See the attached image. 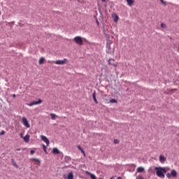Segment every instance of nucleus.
Instances as JSON below:
<instances>
[{
    "label": "nucleus",
    "mask_w": 179,
    "mask_h": 179,
    "mask_svg": "<svg viewBox=\"0 0 179 179\" xmlns=\"http://www.w3.org/2000/svg\"><path fill=\"white\" fill-rule=\"evenodd\" d=\"M155 170L156 171V175L157 176V177H159V178H164V174L167 173L166 169L162 167H155Z\"/></svg>",
    "instance_id": "1"
},
{
    "label": "nucleus",
    "mask_w": 179,
    "mask_h": 179,
    "mask_svg": "<svg viewBox=\"0 0 179 179\" xmlns=\"http://www.w3.org/2000/svg\"><path fill=\"white\" fill-rule=\"evenodd\" d=\"M74 41L76 44H78V45H83V40L80 36H76L74 38Z\"/></svg>",
    "instance_id": "2"
},
{
    "label": "nucleus",
    "mask_w": 179,
    "mask_h": 179,
    "mask_svg": "<svg viewBox=\"0 0 179 179\" xmlns=\"http://www.w3.org/2000/svg\"><path fill=\"white\" fill-rule=\"evenodd\" d=\"M108 64L111 65L114 68H117V66H118V63H115V59H109L108 60Z\"/></svg>",
    "instance_id": "3"
},
{
    "label": "nucleus",
    "mask_w": 179,
    "mask_h": 179,
    "mask_svg": "<svg viewBox=\"0 0 179 179\" xmlns=\"http://www.w3.org/2000/svg\"><path fill=\"white\" fill-rule=\"evenodd\" d=\"M68 63V59H64L63 60H57L56 62H55V64H56V65H65V64Z\"/></svg>",
    "instance_id": "4"
},
{
    "label": "nucleus",
    "mask_w": 179,
    "mask_h": 179,
    "mask_svg": "<svg viewBox=\"0 0 179 179\" xmlns=\"http://www.w3.org/2000/svg\"><path fill=\"white\" fill-rule=\"evenodd\" d=\"M22 121L23 125H24L26 128H30V124H29V121L25 117H22Z\"/></svg>",
    "instance_id": "5"
},
{
    "label": "nucleus",
    "mask_w": 179,
    "mask_h": 179,
    "mask_svg": "<svg viewBox=\"0 0 179 179\" xmlns=\"http://www.w3.org/2000/svg\"><path fill=\"white\" fill-rule=\"evenodd\" d=\"M42 102L43 101H41V99H38V101H34L33 102L28 103L27 106L31 107L32 106H37V104H41Z\"/></svg>",
    "instance_id": "6"
},
{
    "label": "nucleus",
    "mask_w": 179,
    "mask_h": 179,
    "mask_svg": "<svg viewBox=\"0 0 179 179\" xmlns=\"http://www.w3.org/2000/svg\"><path fill=\"white\" fill-rule=\"evenodd\" d=\"M41 139L46 143V146H50V140L45 136H41Z\"/></svg>",
    "instance_id": "7"
},
{
    "label": "nucleus",
    "mask_w": 179,
    "mask_h": 179,
    "mask_svg": "<svg viewBox=\"0 0 179 179\" xmlns=\"http://www.w3.org/2000/svg\"><path fill=\"white\" fill-rule=\"evenodd\" d=\"M21 138H22L26 143H29L30 141V135L27 134L24 137L21 134Z\"/></svg>",
    "instance_id": "8"
},
{
    "label": "nucleus",
    "mask_w": 179,
    "mask_h": 179,
    "mask_svg": "<svg viewBox=\"0 0 179 179\" xmlns=\"http://www.w3.org/2000/svg\"><path fill=\"white\" fill-rule=\"evenodd\" d=\"M112 17L115 23H117V22H118L119 17H118V15H117L115 13L112 14Z\"/></svg>",
    "instance_id": "9"
},
{
    "label": "nucleus",
    "mask_w": 179,
    "mask_h": 179,
    "mask_svg": "<svg viewBox=\"0 0 179 179\" xmlns=\"http://www.w3.org/2000/svg\"><path fill=\"white\" fill-rule=\"evenodd\" d=\"M52 153H53V155H59V150L57 148H54L52 150Z\"/></svg>",
    "instance_id": "10"
},
{
    "label": "nucleus",
    "mask_w": 179,
    "mask_h": 179,
    "mask_svg": "<svg viewBox=\"0 0 179 179\" xmlns=\"http://www.w3.org/2000/svg\"><path fill=\"white\" fill-rule=\"evenodd\" d=\"M85 173H86L87 176H90V178H91V179H96V176H94V174L91 173L90 172H89V171H85Z\"/></svg>",
    "instance_id": "11"
},
{
    "label": "nucleus",
    "mask_w": 179,
    "mask_h": 179,
    "mask_svg": "<svg viewBox=\"0 0 179 179\" xmlns=\"http://www.w3.org/2000/svg\"><path fill=\"white\" fill-rule=\"evenodd\" d=\"M45 61V59L44 57H40V59L38 60L39 65H43V64H44Z\"/></svg>",
    "instance_id": "12"
},
{
    "label": "nucleus",
    "mask_w": 179,
    "mask_h": 179,
    "mask_svg": "<svg viewBox=\"0 0 179 179\" xmlns=\"http://www.w3.org/2000/svg\"><path fill=\"white\" fill-rule=\"evenodd\" d=\"M129 6H132L135 1L134 0H126Z\"/></svg>",
    "instance_id": "13"
},
{
    "label": "nucleus",
    "mask_w": 179,
    "mask_h": 179,
    "mask_svg": "<svg viewBox=\"0 0 179 179\" xmlns=\"http://www.w3.org/2000/svg\"><path fill=\"white\" fill-rule=\"evenodd\" d=\"M159 162L161 163H164V162H166V158L164 157V155H160L159 156Z\"/></svg>",
    "instance_id": "14"
},
{
    "label": "nucleus",
    "mask_w": 179,
    "mask_h": 179,
    "mask_svg": "<svg viewBox=\"0 0 179 179\" xmlns=\"http://www.w3.org/2000/svg\"><path fill=\"white\" fill-rule=\"evenodd\" d=\"M145 171V168L140 166L137 168V173H143Z\"/></svg>",
    "instance_id": "15"
},
{
    "label": "nucleus",
    "mask_w": 179,
    "mask_h": 179,
    "mask_svg": "<svg viewBox=\"0 0 179 179\" xmlns=\"http://www.w3.org/2000/svg\"><path fill=\"white\" fill-rule=\"evenodd\" d=\"M171 175L172 176V177L176 178L177 177V171L176 170H172L171 172Z\"/></svg>",
    "instance_id": "16"
},
{
    "label": "nucleus",
    "mask_w": 179,
    "mask_h": 179,
    "mask_svg": "<svg viewBox=\"0 0 179 179\" xmlns=\"http://www.w3.org/2000/svg\"><path fill=\"white\" fill-rule=\"evenodd\" d=\"M92 97H93V99L95 101L96 104H98L99 101H97V99H96V92H93Z\"/></svg>",
    "instance_id": "17"
},
{
    "label": "nucleus",
    "mask_w": 179,
    "mask_h": 179,
    "mask_svg": "<svg viewBox=\"0 0 179 179\" xmlns=\"http://www.w3.org/2000/svg\"><path fill=\"white\" fill-rule=\"evenodd\" d=\"M67 179H73V173L72 172L67 175Z\"/></svg>",
    "instance_id": "18"
},
{
    "label": "nucleus",
    "mask_w": 179,
    "mask_h": 179,
    "mask_svg": "<svg viewBox=\"0 0 179 179\" xmlns=\"http://www.w3.org/2000/svg\"><path fill=\"white\" fill-rule=\"evenodd\" d=\"M42 146H43L44 152L45 153V155H48V152H47V145L45 146V145L43 144V145H42Z\"/></svg>",
    "instance_id": "19"
},
{
    "label": "nucleus",
    "mask_w": 179,
    "mask_h": 179,
    "mask_svg": "<svg viewBox=\"0 0 179 179\" xmlns=\"http://www.w3.org/2000/svg\"><path fill=\"white\" fill-rule=\"evenodd\" d=\"M50 117L52 118V120H55V118H57V115L54 114V113H50Z\"/></svg>",
    "instance_id": "20"
},
{
    "label": "nucleus",
    "mask_w": 179,
    "mask_h": 179,
    "mask_svg": "<svg viewBox=\"0 0 179 179\" xmlns=\"http://www.w3.org/2000/svg\"><path fill=\"white\" fill-rule=\"evenodd\" d=\"M161 27L162 29H167V25L166 24H164V23H162L161 24Z\"/></svg>",
    "instance_id": "21"
},
{
    "label": "nucleus",
    "mask_w": 179,
    "mask_h": 179,
    "mask_svg": "<svg viewBox=\"0 0 179 179\" xmlns=\"http://www.w3.org/2000/svg\"><path fill=\"white\" fill-rule=\"evenodd\" d=\"M160 2L164 5V6H166V5H167V3L166 1H164V0H160Z\"/></svg>",
    "instance_id": "22"
},
{
    "label": "nucleus",
    "mask_w": 179,
    "mask_h": 179,
    "mask_svg": "<svg viewBox=\"0 0 179 179\" xmlns=\"http://www.w3.org/2000/svg\"><path fill=\"white\" fill-rule=\"evenodd\" d=\"M110 103H117V100H115V99H112L110 100Z\"/></svg>",
    "instance_id": "23"
},
{
    "label": "nucleus",
    "mask_w": 179,
    "mask_h": 179,
    "mask_svg": "<svg viewBox=\"0 0 179 179\" xmlns=\"http://www.w3.org/2000/svg\"><path fill=\"white\" fill-rule=\"evenodd\" d=\"M32 160H33L34 162H37V163H40V160L38 159L33 158Z\"/></svg>",
    "instance_id": "24"
},
{
    "label": "nucleus",
    "mask_w": 179,
    "mask_h": 179,
    "mask_svg": "<svg viewBox=\"0 0 179 179\" xmlns=\"http://www.w3.org/2000/svg\"><path fill=\"white\" fill-rule=\"evenodd\" d=\"M166 177L168 178H171V177H172L171 173H166Z\"/></svg>",
    "instance_id": "25"
},
{
    "label": "nucleus",
    "mask_w": 179,
    "mask_h": 179,
    "mask_svg": "<svg viewBox=\"0 0 179 179\" xmlns=\"http://www.w3.org/2000/svg\"><path fill=\"white\" fill-rule=\"evenodd\" d=\"M114 143H120V140H118V139H115V140H114Z\"/></svg>",
    "instance_id": "26"
},
{
    "label": "nucleus",
    "mask_w": 179,
    "mask_h": 179,
    "mask_svg": "<svg viewBox=\"0 0 179 179\" xmlns=\"http://www.w3.org/2000/svg\"><path fill=\"white\" fill-rule=\"evenodd\" d=\"M0 135H5V131H1V132H0Z\"/></svg>",
    "instance_id": "27"
},
{
    "label": "nucleus",
    "mask_w": 179,
    "mask_h": 179,
    "mask_svg": "<svg viewBox=\"0 0 179 179\" xmlns=\"http://www.w3.org/2000/svg\"><path fill=\"white\" fill-rule=\"evenodd\" d=\"M81 153H83V155H84V156H86V153H85V151L83 150H81Z\"/></svg>",
    "instance_id": "28"
},
{
    "label": "nucleus",
    "mask_w": 179,
    "mask_h": 179,
    "mask_svg": "<svg viewBox=\"0 0 179 179\" xmlns=\"http://www.w3.org/2000/svg\"><path fill=\"white\" fill-rule=\"evenodd\" d=\"M77 148H78V150L81 151V150H83L82 147H80V145H78Z\"/></svg>",
    "instance_id": "29"
},
{
    "label": "nucleus",
    "mask_w": 179,
    "mask_h": 179,
    "mask_svg": "<svg viewBox=\"0 0 179 179\" xmlns=\"http://www.w3.org/2000/svg\"><path fill=\"white\" fill-rule=\"evenodd\" d=\"M30 153H31V155H33L34 153H36V151L31 150L30 151Z\"/></svg>",
    "instance_id": "30"
},
{
    "label": "nucleus",
    "mask_w": 179,
    "mask_h": 179,
    "mask_svg": "<svg viewBox=\"0 0 179 179\" xmlns=\"http://www.w3.org/2000/svg\"><path fill=\"white\" fill-rule=\"evenodd\" d=\"M136 179H144L142 176H138Z\"/></svg>",
    "instance_id": "31"
},
{
    "label": "nucleus",
    "mask_w": 179,
    "mask_h": 179,
    "mask_svg": "<svg viewBox=\"0 0 179 179\" xmlns=\"http://www.w3.org/2000/svg\"><path fill=\"white\" fill-rule=\"evenodd\" d=\"M96 24L99 26V20H96Z\"/></svg>",
    "instance_id": "32"
},
{
    "label": "nucleus",
    "mask_w": 179,
    "mask_h": 179,
    "mask_svg": "<svg viewBox=\"0 0 179 179\" xmlns=\"http://www.w3.org/2000/svg\"><path fill=\"white\" fill-rule=\"evenodd\" d=\"M13 97H14V98L16 97V94H13Z\"/></svg>",
    "instance_id": "33"
},
{
    "label": "nucleus",
    "mask_w": 179,
    "mask_h": 179,
    "mask_svg": "<svg viewBox=\"0 0 179 179\" xmlns=\"http://www.w3.org/2000/svg\"><path fill=\"white\" fill-rule=\"evenodd\" d=\"M117 179H122V178H121V177H118Z\"/></svg>",
    "instance_id": "34"
},
{
    "label": "nucleus",
    "mask_w": 179,
    "mask_h": 179,
    "mask_svg": "<svg viewBox=\"0 0 179 179\" xmlns=\"http://www.w3.org/2000/svg\"><path fill=\"white\" fill-rule=\"evenodd\" d=\"M102 1V2H106V0H101Z\"/></svg>",
    "instance_id": "35"
},
{
    "label": "nucleus",
    "mask_w": 179,
    "mask_h": 179,
    "mask_svg": "<svg viewBox=\"0 0 179 179\" xmlns=\"http://www.w3.org/2000/svg\"><path fill=\"white\" fill-rule=\"evenodd\" d=\"M111 48H110V46L108 47V51H110V49Z\"/></svg>",
    "instance_id": "36"
},
{
    "label": "nucleus",
    "mask_w": 179,
    "mask_h": 179,
    "mask_svg": "<svg viewBox=\"0 0 179 179\" xmlns=\"http://www.w3.org/2000/svg\"><path fill=\"white\" fill-rule=\"evenodd\" d=\"M108 52V54H111V52Z\"/></svg>",
    "instance_id": "37"
},
{
    "label": "nucleus",
    "mask_w": 179,
    "mask_h": 179,
    "mask_svg": "<svg viewBox=\"0 0 179 179\" xmlns=\"http://www.w3.org/2000/svg\"><path fill=\"white\" fill-rule=\"evenodd\" d=\"M14 166H15V167H17V165H16V164H14Z\"/></svg>",
    "instance_id": "38"
},
{
    "label": "nucleus",
    "mask_w": 179,
    "mask_h": 179,
    "mask_svg": "<svg viewBox=\"0 0 179 179\" xmlns=\"http://www.w3.org/2000/svg\"><path fill=\"white\" fill-rule=\"evenodd\" d=\"M99 179H103V178H100Z\"/></svg>",
    "instance_id": "39"
},
{
    "label": "nucleus",
    "mask_w": 179,
    "mask_h": 179,
    "mask_svg": "<svg viewBox=\"0 0 179 179\" xmlns=\"http://www.w3.org/2000/svg\"><path fill=\"white\" fill-rule=\"evenodd\" d=\"M0 15H1V11H0Z\"/></svg>",
    "instance_id": "40"
},
{
    "label": "nucleus",
    "mask_w": 179,
    "mask_h": 179,
    "mask_svg": "<svg viewBox=\"0 0 179 179\" xmlns=\"http://www.w3.org/2000/svg\"><path fill=\"white\" fill-rule=\"evenodd\" d=\"M110 179H113V178H111Z\"/></svg>",
    "instance_id": "41"
}]
</instances>
